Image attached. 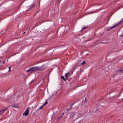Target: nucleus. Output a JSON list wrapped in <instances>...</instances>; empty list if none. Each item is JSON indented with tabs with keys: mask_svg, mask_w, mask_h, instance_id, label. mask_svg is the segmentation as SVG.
Segmentation results:
<instances>
[{
	"mask_svg": "<svg viewBox=\"0 0 123 123\" xmlns=\"http://www.w3.org/2000/svg\"><path fill=\"white\" fill-rule=\"evenodd\" d=\"M79 115L76 112H71L69 117V118H74L76 119L79 117Z\"/></svg>",
	"mask_w": 123,
	"mask_h": 123,
	"instance_id": "nucleus-1",
	"label": "nucleus"
},
{
	"mask_svg": "<svg viewBox=\"0 0 123 123\" xmlns=\"http://www.w3.org/2000/svg\"><path fill=\"white\" fill-rule=\"evenodd\" d=\"M9 48V45L8 44L5 43L3 44H2L0 47V48L2 50H5L8 48Z\"/></svg>",
	"mask_w": 123,
	"mask_h": 123,
	"instance_id": "nucleus-2",
	"label": "nucleus"
},
{
	"mask_svg": "<svg viewBox=\"0 0 123 123\" xmlns=\"http://www.w3.org/2000/svg\"><path fill=\"white\" fill-rule=\"evenodd\" d=\"M123 21H120L117 24L115 25L114 26H113L112 27H111L109 29H108L107 30V31H108L109 30H110V29H112L116 27L118 25H119Z\"/></svg>",
	"mask_w": 123,
	"mask_h": 123,
	"instance_id": "nucleus-3",
	"label": "nucleus"
},
{
	"mask_svg": "<svg viewBox=\"0 0 123 123\" xmlns=\"http://www.w3.org/2000/svg\"><path fill=\"white\" fill-rule=\"evenodd\" d=\"M46 68L44 65H42L40 67H38V70L42 71L44 69Z\"/></svg>",
	"mask_w": 123,
	"mask_h": 123,
	"instance_id": "nucleus-4",
	"label": "nucleus"
},
{
	"mask_svg": "<svg viewBox=\"0 0 123 123\" xmlns=\"http://www.w3.org/2000/svg\"><path fill=\"white\" fill-rule=\"evenodd\" d=\"M30 108V107H28L26 109L25 112L23 114V115L27 116L28 115L29 112V109Z\"/></svg>",
	"mask_w": 123,
	"mask_h": 123,
	"instance_id": "nucleus-5",
	"label": "nucleus"
},
{
	"mask_svg": "<svg viewBox=\"0 0 123 123\" xmlns=\"http://www.w3.org/2000/svg\"><path fill=\"white\" fill-rule=\"evenodd\" d=\"M32 71L34 70H38V67H34L31 68Z\"/></svg>",
	"mask_w": 123,
	"mask_h": 123,
	"instance_id": "nucleus-6",
	"label": "nucleus"
},
{
	"mask_svg": "<svg viewBox=\"0 0 123 123\" xmlns=\"http://www.w3.org/2000/svg\"><path fill=\"white\" fill-rule=\"evenodd\" d=\"M35 4L34 3H33L31 6H29V9L28 10H30L31 9L33 8L35 6Z\"/></svg>",
	"mask_w": 123,
	"mask_h": 123,
	"instance_id": "nucleus-7",
	"label": "nucleus"
},
{
	"mask_svg": "<svg viewBox=\"0 0 123 123\" xmlns=\"http://www.w3.org/2000/svg\"><path fill=\"white\" fill-rule=\"evenodd\" d=\"M7 109V108H5V109L1 111H0V115H1L3 114L5 111Z\"/></svg>",
	"mask_w": 123,
	"mask_h": 123,
	"instance_id": "nucleus-8",
	"label": "nucleus"
},
{
	"mask_svg": "<svg viewBox=\"0 0 123 123\" xmlns=\"http://www.w3.org/2000/svg\"><path fill=\"white\" fill-rule=\"evenodd\" d=\"M97 11H91L89 12H88V14H92L93 13H95L97 12Z\"/></svg>",
	"mask_w": 123,
	"mask_h": 123,
	"instance_id": "nucleus-9",
	"label": "nucleus"
},
{
	"mask_svg": "<svg viewBox=\"0 0 123 123\" xmlns=\"http://www.w3.org/2000/svg\"><path fill=\"white\" fill-rule=\"evenodd\" d=\"M69 73H66L65 74V77L66 78H67V79L68 77V75H69Z\"/></svg>",
	"mask_w": 123,
	"mask_h": 123,
	"instance_id": "nucleus-10",
	"label": "nucleus"
},
{
	"mask_svg": "<svg viewBox=\"0 0 123 123\" xmlns=\"http://www.w3.org/2000/svg\"><path fill=\"white\" fill-rule=\"evenodd\" d=\"M74 103H73L70 106V108L69 109H68V110H70L71 109V107L73 106V105H74Z\"/></svg>",
	"mask_w": 123,
	"mask_h": 123,
	"instance_id": "nucleus-11",
	"label": "nucleus"
},
{
	"mask_svg": "<svg viewBox=\"0 0 123 123\" xmlns=\"http://www.w3.org/2000/svg\"><path fill=\"white\" fill-rule=\"evenodd\" d=\"M16 108L18 109L20 108V107L19 106L18 104H16Z\"/></svg>",
	"mask_w": 123,
	"mask_h": 123,
	"instance_id": "nucleus-12",
	"label": "nucleus"
},
{
	"mask_svg": "<svg viewBox=\"0 0 123 123\" xmlns=\"http://www.w3.org/2000/svg\"><path fill=\"white\" fill-rule=\"evenodd\" d=\"M86 62L85 61H84L83 62L81 63V65H83L86 64Z\"/></svg>",
	"mask_w": 123,
	"mask_h": 123,
	"instance_id": "nucleus-13",
	"label": "nucleus"
},
{
	"mask_svg": "<svg viewBox=\"0 0 123 123\" xmlns=\"http://www.w3.org/2000/svg\"><path fill=\"white\" fill-rule=\"evenodd\" d=\"M31 71H32L31 70V68H29V69H28L26 71V72H29Z\"/></svg>",
	"mask_w": 123,
	"mask_h": 123,
	"instance_id": "nucleus-14",
	"label": "nucleus"
},
{
	"mask_svg": "<svg viewBox=\"0 0 123 123\" xmlns=\"http://www.w3.org/2000/svg\"><path fill=\"white\" fill-rule=\"evenodd\" d=\"M61 78L62 79H63L64 81H65V79L63 76H62Z\"/></svg>",
	"mask_w": 123,
	"mask_h": 123,
	"instance_id": "nucleus-15",
	"label": "nucleus"
},
{
	"mask_svg": "<svg viewBox=\"0 0 123 123\" xmlns=\"http://www.w3.org/2000/svg\"><path fill=\"white\" fill-rule=\"evenodd\" d=\"M63 115H64V113H63L61 115L60 117H60L61 118L62 117H63Z\"/></svg>",
	"mask_w": 123,
	"mask_h": 123,
	"instance_id": "nucleus-16",
	"label": "nucleus"
},
{
	"mask_svg": "<svg viewBox=\"0 0 123 123\" xmlns=\"http://www.w3.org/2000/svg\"><path fill=\"white\" fill-rule=\"evenodd\" d=\"M48 103V102L47 101H46V102H45L44 104L43 105V106H44L45 105H46Z\"/></svg>",
	"mask_w": 123,
	"mask_h": 123,
	"instance_id": "nucleus-17",
	"label": "nucleus"
},
{
	"mask_svg": "<svg viewBox=\"0 0 123 123\" xmlns=\"http://www.w3.org/2000/svg\"><path fill=\"white\" fill-rule=\"evenodd\" d=\"M119 71L121 72L123 71V69L122 68H120L119 70Z\"/></svg>",
	"mask_w": 123,
	"mask_h": 123,
	"instance_id": "nucleus-18",
	"label": "nucleus"
},
{
	"mask_svg": "<svg viewBox=\"0 0 123 123\" xmlns=\"http://www.w3.org/2000/svg\"><path fill=\"white\" fill-rule=\"evenodd\" d=\"M44 106H43V105L42 106L40 107L39 109V110H40Z\"/></svg>",
	"mask_w": 123,
	"mask_h": 123,
	"instance_id": "nucleus-19",
	"label": "nucleus"
},
{
	"mask_svg": "<svg viewBox=\"0 0 123 123\" xmlns=\"http://www.w3.org/2000/svg\"><path fill=\"white\" fill-rule=\"evenodd\" d=\"M11 67H9V70L8 71L10 72L11 71Z\"/></svg>",
	"mask_w": 123,
	"mask_h": 123,
	"instance_id": "nucleus-20",
	"label": "nucleus"
},
{
	"mask_svg": "<svg viewBox=\"0 0 123 123\" xmlns=\"http://www.w3.org/2000/svg\"><path fill=\"white\" fill-rule=\"evenodd\" d=\"M60 118V117H58L56 119V121H58Z\"/></svg>",
	"mask_w": 123,
	"mask_h": 123,
	"instance_id": "nucleus-21",
	"label": "nucleus"
},
{
	"mask_svg": "<svg viewBox=\"0 0 123 123\" xmlns=\"http://www.w3.org/2000/svg\"><path fill=\"white\" fill-rule=\"evenodd\" d=\"M86 27H84V28L83 29L81 30V31H82L83 30L86 29Z\"/></svg>",
	"mask_w": 123,
	"mask_h": 123,
	"instance_id": "nucleus-22",
	"label": "nucleus"
},
{
	"mask_svg": "<svg viewBox=\"0 0 123 123\" xmlns=\"http://www.w3.org/2000/svg\"><path fill=\"white\" fill-rule=\"evenodd\" d=\"M2 62H3L2 63H3V64H5V61H2Z\"/></svg>",
	"mask_w": 123,
	"mask_h": 123,
	"instance_id": "nucleus-23",
	"label": "nucleus"
},
{
	"mask_svg": "<svg viewBox=\"0 0 123 123\" xmlns=\"http://www.w3.org/2000/svg\"><path fill=\"white\" fill-rule=\"evenodd\" d=\"M121 8H123V5L121 6Z\"/></svg>",
	"mask_w": 123,
	"mask_h": 123,
	"instance_id": "nucleus-24",
	"label": "nucleus"
},
{
	"mask_svg": "<svg viewBox=\"0 0 123 123\" xmlns=\"http://www.w3.org/2000/svg\"><path fill=\"white\" fill-rule=\"evenodd\" d=\"M86 97L85 98V101H86Z\"/></svg>",
	"mask_w": 123,
	"mask_h": 123,
	"instance_id": "nucleus-25",
	"label": "nucleus"
},
{
	"mask_svg": "<svg viewBox=\"0 0 123 123\" xmlns=\"http://www.w3.org/2000/svg\"><path fill=\"white\" fill-rule=\"evenodd\" d=\"M12 106L14 107H15V106Z\"/></svg>",
	"mask_w": 123,
	"mask_h": 123,
	"instance_id": "nucleus-26",
	"label": "nucleus"
},
{
	"mask_svg": "<svg viewBox=\"0 0 123 123\" xmlns=\"http://www.w3.org/2000/svg\"><path fill=\"white\" fill-rule=\"evenodd\" d=\"M1 60H0V62H1Z\"/></svg>",
	"mask_w": 123,
	"mask_h": 123,
	"instance_id": "nucleus-27",
	"label": "nucleus"
}]
</instances>
